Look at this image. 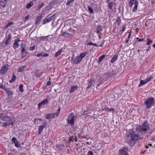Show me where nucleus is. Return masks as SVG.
<instances>
[{
	"instance_id": "obj_1",
	"label": "nucleus",
	"mask_w": 155,
	"mask_h": 155,
	"mask_svg": "<svg viewBox=\"0 0 155 155\" xmlns=\"http://www.w3.org/2000/svg\"><path fill=\"white\" fill-rule=\"evenodd\" d=\"M150 130V127L148 121H145L141 125L138 126L136 128V130L134 132L130 130L127 134L125 140L130 146L134 145L137 141L142 140L147 133V131ZM147 133L150 135L151 134L150 132Z\"/></svg>"
},
{
	"instance_id": "obj_2",
	"label": "nucleus",
	"mask_w": 155,
	"mask_h": 155,
	"mask_svg": "<svg viewBox=\"0 0 155 155\" xmlns=\"http://www.w3.org/2000/svg\"><path fill=\"white\" fill-rule=\"evenodd\" d=\"M144 105L146 110H149L151 107L154 105L155 100L153 97H150L146 99L144 101Z\"/></svg>"
},
{
	"instance_id": "obj_3",
	"label": "nucleus",
	"mask_w": 155,
	"mask_h": 155,
	"mask_svg": "<svg viewBox=\"0 0 155 155\" xmlns=\"http://www.w3.org/2000/svg\"><path fill=\"white\" fill-rule=\"evenodd\" d=\"M77 119V115L74 113H71L70 114L67 118V123L69 125H74V121Z\"/></svg>"
},
{
	"instance_id": "obj_4",
	"label": "nucleus",
	"mask_w": 155,
	"mask_h": 155,
	"mask_svg": "<svg viewBox=\"0 0 155 155\" xmlns=\"http://www.w3.org/2000/svg\"><path fill=\"white\" fill-rule=\"evenodd\" d=\"M134 4V6L132 10L133 12H135L137 10L138 5V2L137 0H130L129 2V6L132 8L133 4Z\"/></svg>"
},
{
	"instance_id": "obj_5",
	"label": "nucleus",
	"mask_w": 155,
	"mask_h": 155,
	"mask_svg": "<svg viewBox=\"0 0 155 155\" xmlns=\"http://www.w3.org/2000/svg\"><path fill=\"white\" fill-rule=\"evenodd\" d=\"M82 60L79 55L77 56L76 57H72L71 58V61L73 63V64H78Z\"/></svg>"
},
{
	"instance_id": "obj_6",
	"label": "nucleus",
	"mask_w": 155,
	"mask_h": 155,
	"mask_svg": "<svg viewBox=\"0 0 155 155\" xmlns=\"http://www.w3.org/2000/svg\"><path fill=\"white\" fill-rule=\"evenodd\" d=\"M4 90L6 92V94H7L8 97L9 98H12L13 94V92L10 90V89L5 87V88H4Z\"/></svg>"
},
{
	"instance_id": "obj_7",
	"label": "nucleus",
	"mask_w": 155,
	"mask_h": 155,
	"mask_svg": "<svg viewBox=\"0 0 155 155\" xmlns=\"http://www.w3.org/2000/svg\"><path fill=\"white\" fill-rule=\"evenodd\" d=\"M1 119L3 120L7 121L8 122H12L13 121V119H14V117L13 116L9 117L7 116L1 117Z\"/></svg>"
},
{
	"instance_id": "obj_8",
	"label": "nucleus",
	"mask_w": 155,
	"mask_h": 155,
	"mask_svg": "<svg viewBox=\"0 0 155 155\" xmlns=\"http://www.w3.org/2000/svg\"><path fill=\"white\" fill-rule=\"evenodd\" d=\"M12 141L15 144V146L19 148L21 147V145L20 143L17 140V138L15 137H13L12 140Z\"/></svg>"
},
{
	"instance_id": "obj_9",
	"label": "nucleus",
	"mask_w": 155,
	"mask_h": 155,
	"mask_svg": "<svg viewBox=\"0 0 155 155\" xmlns=\"http://www.w3.org/2000/svg\"><path fill=\"white\" fill-rule=\"evenodd\" d=\"M47 124L46 122H44L43 124L39 127L38 133L39 134H40L43 130L44 128L45 127Z\"/></svg>"
},
{
	"instance_id": "obj_10",
	"label": "nucleus",
	"mask_w": 155,
	"mask_h": 155,
	"mask_svg": "<svg viewBox=\"0 0 155 155\" xmlns=\"http://www.w3.org/2000/svg\"><path fill=\"white\" fill-rule=\"evenodd\" d=\"M48 103V99H46L44 100L38 104V108H40V107L44 105L47 104Z\"/></svg>"
},
{
	"instance_id": "obj_11",
	"label": "nucleus",
	"mask_w": 155,
	"mask_h": 155,
	"mask_svg": "<svg viewBox=\"0 0 155 155\" xmlns=\"http://www.w3.org/2000/svg\"><path fill=\"white\" fill-rule=\"evenodd\" d=\"M8 65H4L2 68L0 70V73L1 74H5L8 70Z\"/></svg>"
},
{
	"instance_id": "obj_12",
	"label": "nucleus",
	"mask_w": 155,
	"mask_h": 155,
	"mask_svg": "<svg viewBox=\"0 0 155 155\" xmlns=\"http://www.w3.org/2000/svg\"><path fill=\"white\" fill-rule=\"evenodd\" d=\"M20 53L22 54L21 58L22 59H23L26 56L27 54L28 53V52L25 50V49H21Z\"/></svg>"
},
{
	"instance_id": "obj_13",
	"label": "nucleus",
	"mask_w": 155,
	"mask_h": 155,
	"mask_svg": "<svg viewBox=\"0 0 155 155\" xmlns=\"http://www.w3.org/2000/svg\"><path fill=\"white\" fill-rule=\"evenodd\" d=\"M55 115H56L54 113L48 114L46 115V118L48 120H49L50 119L54 118Z\"/></svg>"
},
{
	"instance_id": "obj_14",
	"label": "nucleus",
	"mask_w": 155,
	"mask_h": 155,
	"mask_svg": "<svg viewBox=\"0 0 155 155\" xmlns=\"http://www.w3.org/2000/svg\"><path fill=\"white\" fill-rule=\"evenodd\" d=\"M78 87L77 86H71L70 90L69 91L70 93H73L75 90H77Z\"/></svg>"
},
{
	"instance_id": "obj_15",
	"label": "nucleus",
	"mask_w": 155,
	"mask_h": 155,
	"mask_svg": "<svg viewBox=\"0 0 155 155\" xmlns=\"http://www.w3.org/2000/svg\"><path fill=\"white\" fill-rule=\"evenodd\" d=\"M64 146L63 144H57L56 145V147L59 150H63Z\"/></svg>"
},
{
	"instance_id": "obj_16",
	"label": "nucleus",
	"mask_w": 155,
	"mask_h": 155,
	"mask_svg": "<svg viewBox=\"0 0 155 155\" xmlns=\"http://www.w3.org/2000/svg\"><path fill=\"white\" fill-rule=\"evenodd\" d=\"M114 74V71L112 69L111 70H110L109 72L104 74V76H108L110 78Z\"/></svg>"
},
{
	"instance_id": "obj_17",
	"label": "nucleus",
	"mask_w": 155,
	"mask_h": 155,
	"mask_svg": "<svg viewBox=\"0 0 155 155\" xmlns=\"http://www.w3.org/2000/svg\"><path fill=\"white\" fill-rule=\"evenodd\" d=\"M119 152L120 155H128L127 152L124 149H120Z\"/></svg>"
},
{
	"instance_id": "obj_18",
	"label": "nucleus",
	"mask_w": 155,
	"mask_h": 155,
	"mask_svg": "<svg viewBox=\"0 0 155 155\" xmlns=\"http://www.w3.org/2000/svg\"><path fill=\"white\" fill-rule=\"evenodd\" d=\"M62 35L65 37L67 38L68 37H70L72 36V34L69 33L64 32H63L62 34Z\"/></svg>"
},
{
	"instance_id": "obj_19",
	"label": "nucleus",
	"mask_w": 155,
	"mask_h": 155,
	"mask_svg": "<svg viewBox=\"0 0 155 155\" xmlns=\"http://www.w3.org/2000/svg\"><path fill=\"white\" fill-rule=\"evenodd\" d=\"M120 18V17H117V20L115 23L117 25L118 27L119 26L121 23V20Z\"/></svg>"
},
{
	"instance_id": "obj_20",
	"label": "nucleus",
	"mask_w": 155,
	"mask_h": 155,
	"mask_svg": "<svg viewBox=\"0 0 155 155\" xmlns=\"http://www.w3.org/2000/svg\"><path fill=\"white\" fill-rule=\"evenodd\" d=\"M118 57V55L117 54H115L112 58L110 62L112 63H114L116 60L117 59Z\"/></svg>"
},
{
	"instance_id": "obj_21",
	"label": "nucleus",
	"mask_w": 155,
	"mask_h": 155,
	"mask_svg": "<svg viewBox=\"0 0 155 155\" xmlns=\"http://www.w3.org/2000/svg\"><path fill=\"white\" fill-rule=\"evenodd\" d=\"M110 77L108 76H104V74L102 76V83H104L106 81L109 80V78Z\"/></svg>"
},
{
	"instance_id": "obj_22",
	"label": "nucleus",
	"mask_w": 155,
	"mask_h": 155,
	"mask_svg": "<svg viewBox=\"0 0 155 155\" xmlns=\"http://www.w3.org/2000/svg\"><path fill=\"white\" fill-rule=\"evenodd\" d=\"M11 124L12 125H13V121L7 122L6 123H4L3 124V126L5 127H6L8 125H9Z\"/></svg>"
},
{
	"instance_id": "obj_23",
	"label": "nucleus",
	"mask_w": 155,
	"mask_h": 155,
	"mask_svg": "<svg viewBox=\"0 0 155 155\" xmlns=\"http://www.w3.org/2000/svg\"><path fill=\"white\" fill-rule=\"evenodd\" d=\"M63 48H61L60 50L56 53L54 56L55 57H57L63 51Z\"/></svg>"
},
{
	"instance_id": "obj_24",
	"label": "nucleus",
	"mask_w": 155,
	"mask_h": 155,
	"mask_svg": "<svg viewBox=\"0 0 155 155\" xmlns=\"http://www.w3.org/2000/svg\"><path fill=\"white\" fill-rule=\"evenodd\" d=\"M87 52H85L82 53L80 54V55H79L81 60H82V59L85 57V56L87 54Z\"/></svg>"
},
{
	"instance_id": "obj_25",
	"label": "nucleus",
	"mask_w": 155,
	"mask_h": 155,
	"mask_svg": "<svg viewBox=\"0 0 155 155\" xmlns=\"http://www.w3.org/2000/svg\"><path fill=\"white\" fill-rule=\"evenodd\" d=\"M16 79V76L14 73L13 74V75L11 80L9 81V82L10 83L14 82L15 81Z\"/></svg>"
},
{
	"instance_id": "obj_26",
	"label": "nucleus",
	"mask_w": 155,
	"mask_h": 155,
	"mask_svg": "<svg viewBox=\"0 0 155 155\" xmlns=\"http://www.w3.org/2000/svg\"><path fill=\"white\" fill-rule=\"evenodd\" d=\"M103 110H107V111L110 112L112 111V112L114 111V109L113 108H111V109L109 108L108 107H105L104 108H103V107L102 108Z\"/></svg>"
},
{
	"instance_id": "obj_27",
	"label": "nucleus",
	"mask_w": 155,
	"mask_h": 155,
	"mask_svg": "<svg viewBox=\"0 0 155 155\" xmlns=\"http://www.w3.org/2000/svg\"><path fill=\"white\" fill-rule=\"evenodd\" d=\"M73 140H74L75 142L78 141V139L77 137L75 136V137H74L73 136H72L70 137L69 139V141L70 142L73 141H74Z\"/></svg>"
},
{
	"instance_id": "obj_28",
	"label": "nucleus",
	"mask_w": 155,
	"mask_h": 155,
	"mask_svg": "<svg viewBox=\"0 0 155 155\" xmlns=\"http://www.w3.org/2000/svg\"><path fill=\"white\" fill-rule=\"evenodd\" d=\"M136 40L134 42V44H135L137 43L138 41H142L143 42L145 41L144 38H137Z\"/></svg>"
},
{
	"instance_id": "obj_29",
	"label": "nucleus",
	"mask_w": 155,
	"mask_h": 155,
	"mask_svg": "<svg viewBox=\"0 0 155 155\" xmlns=\"http://www.w3.org/2000/svg\"><path fill=\"white\" fill-rule=\"evenodd\" d=\"M42 18V16H39L36 18L35 24L37 25L39 23V22L40 21L41 19Z\"/></svg>"
},
{
	"instance_id": "obj_30",
	"label": "nucleus",
	"mask_w": 155,
	"mask_h": 155,
	"mask_svg": "<svg viewBox=\"0 0 155 155\" xmlns=\"http://www.w3.org/2000/svg\"><path fill=\"white\" fill-rule=\"evenodd\" d=\"M147 83L146 82V81L145 80L144 81L143 80H141L140 82V84L138 85V87H140L142 86L147 84Z\"/></svg>"
},
{
	"instance_id": "obj_31",
	"label": "nucleus",
	"mask_w": 155,
	"mask_h": 155,
	"mask_svg": "<svg viewBox=\"0 0 155 155\" xmlns=\"http://www.w3.org/2000/svg\"><path fill=\"white\" fill-rule=\"evenodd\" d=\"M33 5V3L32 1H31L26 6L27 8H30Z\"/></svg>"
},
{
	"instance_id": "obj_32",
	"label": "nucleus",
	"mask_w": 155,
	"mask_h": 155,
	"mask_svg": "<svg viewBox=\"0 0 155 155\" xmlns=\"http://www.w3.org/2000/svg\"><path fill=\"white\" fill-rule=\"evenodd\" d=\"M7 2L4 1L0 0V5L3 7H5L6 5Z\"/></svg>"
},
{
	"instance_id": "obj_33",
	"label": "nucleus",
	"mask_w": 155,
	"mask_h": 155,
	"mask_svg": "<svg viewBox=\"0 0 155 155\" xmlns=\"http://www.w3.org/2000/svg\"><path fill=\"white\" fill-rule=\"evenodd\" d=\"M91 6L94 8V10L95 11L99 10L98 8H97L98 7L97 5L95 4H93Z\"/></svg>"
},
{
	"instance_id": "obj_34",
	"label": "nucleus",
	"mask_w": 155,
	"mask_h": 155,
	"mask_svg": "<svg viewBox=\"0 0 155 155\" xmlns=\"http://www.w3.org/2000/svg\"><path fill=\"white\" fill-rule=\"evenodd\" d=\"M105 57V55L104 54L100 56L98 58V61L99 62H101Z\"/></svg>"
},
{
	"instance_id": "obj_35",
	"label": "nucleus",
	"mask_w": 155,
	"mask_h": 155,
	"mask_svg": "<svg viewBox=\"0 0 155 155\" xmlns=\"http://www.w3.org/2000/svg\"><path fill=\"white\" fill-rule=\"evenodd\" d=\"M114 2H110L108 5V8L109 9H110V10H112V7L114 5Z\"/></svg>"
},
{
	"instance_id": "obj_36",
	"label": "nucleus",
	"mask_w": 155,
	"mask_h": 155,
	"mask_svg": "<svg viewBox=\"0 0 155 155\" xmlns=\"http://www.w3.org/2000/svg\"><path fill=\"white\" fill-rule=\"evenodd\" d=\"M93 83V81L92 80H90L89 81V83L88 84V86L86 87V89L88 90V89H89L91 85Z\"/></svg>"
},
{
	"instance_id": "obj_37",
	"label": "nucleus",
	"mask_w": 155,
	"mask_h": 155,
	"mask_svg": "<svg viewBox=\"0 0 155 155\" xmlns=\"http://www.w3.org/2000/svg\"><path fill=\"white\" fill-rule=\"evenodd\" d=\"M146 41H147V45H151L153 42V41L150 40L149 38H147V39Z\"/></svg>"
},
{
	"instance_id": "obj_38",
	"label": "nucleus",
	"mask_w": 155,
	"mask_h": 155,
	"mask_svg": "<svg viewBox=\"0 0 155 155\" xmlns=\"http://www.w3.org/2000/svg\"><path fill=\"white\" fill-rule=\"evenodd\" d=\"M26 67V66L25 65L22 66L19 68L18 71L21 72H22L24 71V69Z\"/></svg>"
},
{
	"instance_id": "obj_39",
	"label": "nucleus",
	"mask_w": 155,
	"mask_h": 155,
	"mask_svg": "<svg viewBox=\"0 0 155 155\" xmlns=\"http://www.w3.org/2000/svg\"><path fill=\"white\" fill-rule=\"evenodd\" d=\"M13 24V23L12 22H9L4 27L5 29L7 28L8 27Z\"/></svg>"
},
{
	"instance_id": "obj_40",
	"label": "nucleus",
	"mask_w": 155,
	"mask_h": 155,
	"mask_svg": "<svg viewBox=\"0 0 155 155\" xmlns=\"http://www.w3.org/2000/svg\"><path fill=\"white\" fill-rule=\"evenodd\" d=\"M75 0H68L66 3V5H69L71 3H72Z\"/></svg>"
},
{
	"instance_id": "obj_41",
	"label": "nucleus",
	"mask_w": 155,
	"mask_h": 155,
	"mask_svg": "<svg viewBox=\"0 0 155 155\" xmlns=\"http://www.w3.org/2000/svg\"><path fill=\"white\" fill-rule=\"evenodd\" d=\"M56 13H54L47 19L49 22L51 21L53 19Z\"/></svg>"
},
{
	"instance_id": "obj_42",
	"label": "nucleus",
	"mask_w": 155,
	"mask_h": 155,
	"mask_svg": "<svg viewBox=\"0 0 155 155\" xmlns=\"http://www.w3.org/2000/svg\"><path fill=\"white\" fill-rule=\"evenodd\" d=\"M20 91L21 92H23L24 91L23 89V84H21L19 86Z\"/></svg>"
},
{
	"instance_id": "obj_43",
	"label": "nucleus",
	"mask_w": 155,
	"mask_h": 155,
	"mask_svg": "<svg viewBox=\"0 0 155 155\" xmlns=\"http://www.w3.org/2000/svg\"><path fill=\"white\" fill-rule=\"evenodd\" d=\"M19 46L18 43L14 42L13 44V47L15 49H16L18 48Z\"/></svg>"
},
{
	"instance_id": "obj_44",
	"label": "nucleus",
	"mask_w": 155,
	"mask_h": 155,
	"mask_svg": "<svg viewBox=\"0 0 155 155\" xmlns=\"http://www.w3.org/2000/svg\"><path fill=\"white\" fill-rule=\"evenodd\" d=\"M87 8L91 14L94 13V11L92 8L89 5L87 6Z\"/></svg>"
},
{
	"instance_id": "obj_45",
	"label": "nucleus",
	"mask_w": 155,
	"mask_h": 155,
	"mask_svg": "<svg viewBox=\"0 0 155 155\" xmlns=\"http://www.w3.org/2000/svg\"><path fill=\"white\" fill-rule=\"evenodd\" d=\"M153 78V77L152 76H150L145 80L146 81V82L147 83L150 81V80L152 79Z\"/></svg>"
},
{
	"instance_id": "obj_46",
	"label": "nucleus",
	"mask_w": 155,
	"mask_h": 155,
	"mask_svg": "<svg viewBox=\"0 0 155 155\" xmlns=\"http://www.w3.org/2000/svg\"><path fill=\"white\" fill-rule=\"evenodd\" d=\"M61 111V109L60 107H59L57 110V112L54 113L55 114L56 116L57 117H58V115H59L60 112Z\"/></svg>"
},
{
	"instance_id": "obj_47",
	"label": "nucleus",
	"mask_w": 155,
	"mask_h": 155,
	"mask_svg": "<svg viewBox=\"0 0 155 155\" xmlns=\"http://www.w3.org/2000/svg\"><path fill=\"white\" fill-rule=\"evenodd\" d=\"M38 71L37 70L36 71H35V75L37 77H39L41 76V74L39 73Z\"/></svg>"
},
{
	"instance_id": "obj_48",
	"label": "nucleus",
	"mask_w": 155,
	"mask_h": 155,
	"mask_svg": "<svg viewBox=\"0 0 155 155\" xmlns=\"http://www.w3.org/2000/svg\"><path fill=\"white\" fill-rule=\"evenodd\" d=\"M97 30L100 31H102V29L101 26L100 25H98L97 27Z\"/></svg>"
},
{
	"instance_id": "obj_49",
	"label": "nucleus",
	"mask_w": 155,
	"mask_h": 155,
	"mask_svg": "<svg viewBox=\"0 0 155 155\" xmlns=\"http://www.w3.org/2000/svg\"><path fill=\"white\" fill-rule=\"evenodd\" d=\"M43 52H39L38 54H37V56L38 57H40L41 56L43 57Z\"/></svg>"
},
{
	"instance_id": "obj_50",
	"label": "nucleus",
	"mask_w": 155,
	"mask_h": 155,
	"mask_svg": "<svg viewBox=\"0 0 155 155\" xmlns=\"http://www.w3.org/2000/svg\"><path fill=\"white\" fill-rule=\"evenodd\" d=\"M87 111H84V112L82 113V116H85V117H87L88 116L87 114Z\"/></svg>"
},
{
	"instance_id": "obj_51",
	"label": "nucleus",
	"mask_w": 155,
	"mask_h": 155,
	"mask_svg": "<svg viewBox=\"0 0 155 155\" xmlns=\"http://www.w3.org/2000/svg\"><path fill=\"white\" fill-rule=\"evenodd\" d=\"M44 3H41L38 6V9H40L44 6Z\"/></svg>"
},
{
	"instance_id": "obj_52",
	"label": "nucleus",
	"mask_w": 155,
	"mask_h": 155,
	"mask_svg": "<svg viewBox=\"0 0 155 155\" xmlns=\"http://www.w3.org/2000/svg\"><path fill=\"white\" fill-rule=\"evenodd\" d=\"M21 49H25L26 46H25V44H24L23 43H21Z\"/></svg>"
},
{
	"instance_id": "obj_53",
	"label": "nucleus",
	"mask_w": 155,
	"mask_h": 155,
	"mask_svg": "<svg viewBox=\"0 0 155 155\" xmlns=\"http://www.w3.org/2000/svg\"><path fill=\"white\" fill-rule=\"evenodd\" d=\"M48 20L47 19L45 18L44 19L43 23V24L44 25L46 24V23L48 22Z\"/></svg>"
},
{
	"instance_id": "obj_54",
	"label": "nucleus",
	"mask_w": 155,
	"mask_h": 155,
	"mask_svg": "<svg viewBox=\"0 0 155 155\" xmlns=\"http://www.w3.org/2000/svg\"><path fill=\"white\" fill-rule=\"evenodd\" d=\"M131 35L130 34H129L128 35V37H127V39L126 40V43H127L128 42V41H129V39L131 36Z\"/></svg>"
},
{
	"instance_id": "obj_55",
	"label": "nucleus",
	"mask_w": 155,
	"mask_h": 155,
	"mask_svg": "<svg viewBox=\"0 0 155 155\" xmlns=\"http://www.w3.org/2000/svg\"><path fill=\"white\" fill-rule=\"evenodd\" d=\"M87 155H93V151L92 150H89Z\"/></svg>"
},
{
	"instance_id": "obj_56",
	"label": "nucleus",
	"mask_w": 155,
	"mask_h": 155,
	"mask_svg": "<svg viewBox=\"0 0 155 155\" xmlns=\"http://www.w3.org/2000/svg\"><path fill=\"white\" fill-rule=\"evenodd\" d=\"M11 38L12 35L10 34H9L8 35V38L7 39L10 41V40Z\"/></svg>"
},
{
	"instance_id": "obj_57",
	"label": "nucleus",
	"mask_w": 155,
	"mask_h": 155,
	"mask_svg": "<svg viewBox=\"0 0 155 155\" xmlns=\"http://www.w3.org/2000/svg\"><path fill=\"white\" fill-rule=\"evenodd\" d=\"M118 9L119 10V13H121V12L122 11V9L121 8V6L119 5L118 6Z\"/></svg>"
},
{
	"instance_id": "obj_58",
	"label": "nucleus",
	"mask_w": 155,
	"mask_h": 155,
	"mask_svg": "<svg viewBox=\"0 0 155 155\" xmlns=\"http://www.w3.org/2000/svg\"><path fill=\"white\" fill-rule=\"evenodd\" d=\"M126 29V27L124 25H123L122 26V29H121V31L122 32H124Z\"/></svg>"
},
{
	"instance_id": "obj_59",
	"label": "nucleus",
	"mask_w": 155,
	"mask_h": 155,
	"mask_svg": "<svg viewBox=\"0 0 155 155\" xmlns=\"http://www.w3.org/2000/svg\"><path fill=\"white\" fill-rule=\"evenodd\" d=\"M35 48V45H34L32 47H30V48H29V50H31V51H33V50H34Z\"/></svg>"
},
{
	"instance_id": "obj_60",
	"label": "nucleus",
	"mask_w": 155,
	"mask_h": 155,
	"mask_svg": "<svg viewBox=\"0 0 155 155\" xmlns=\"http://www.w3.org/2000/svg\"><path fill=\"white\" fill-rule=\"evenodd\" d=\"M48 36H44V37H41V39H42L43 40H47V39H46V38H47V37H48Z\"/></svg>"
},
{
	"instance_id": "obj_61",
	"label": "nucleus",
	"mask_w": 155,
	"mask_h": 155,
	"mask_svg": "<svg viewBox=\"0 0 155 155\" xmlns=\"http://www.w3.org/2000/svg\"><path fill=\"white\" fill-rule=\"evenodd\" d=\"M49 55V54H48L44 53L43 52V57H47Z\"/></svg>"
},
{
	"instance_id": "obj_62",
	"label": "nucleus",
	"mask_w": 155,
	"mask_h": 155,
	"mask_svg": "<svg viewBox=\"0 0 155 155\" xmlns=\"http://www.w3.org/2000/svg\"><path fill=\"white\" fill-rule=\"evenodd\" d=\"M94 45V43L91 42H87V46H89L90 45Z\"/></svg>"
},
{
	"instance_id": "obj_63",
	"label": "nucleus",
	"mask_w": 155,
	"mask_h": 155,
	"mask_svg": "<svg viewBox=\"0 0 155 155\" xmlns=\"http://www.w3.org/2000/svg\"><path fill=\"white\" fill-rule=\"evenodd\" d=\"M10 41L8 40H7L6 39V40L5 41V44L6 45H8V44L9 43V42H10Z\"/></svg>"
},
{
	"instance_id": "obj_64",
	"label": "nucleus",
	"mask_w": 155,
	"mask_h": 155,
	"mask_svg": "<svg viewBox=\"0 0 155 155\" xmlns=\"http://www.w3.org/2000/svg\"><path fill=\"white\" fill-rule=\"evenodd\" d=\"M102 83V81H100L99 84H97V87H99L100 85L102 83Z\"/></svg>"
}]
</instances>
